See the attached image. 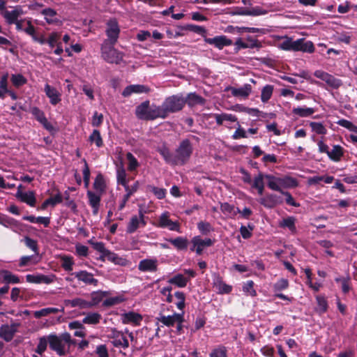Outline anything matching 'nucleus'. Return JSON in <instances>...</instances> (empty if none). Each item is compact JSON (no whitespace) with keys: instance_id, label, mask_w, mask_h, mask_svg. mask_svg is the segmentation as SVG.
<instances>
[{"instance_id":"1","label":"nucleus","mask_w":357,"mask_h":357,"mask_svg":"<svg viewBox=\"0 0 357 357\" xmlns=\"http://www.w3.org/2000/svg\"><path fill=\"white\" fill-rule=\"evenodd\" d=\"M158 151L167 164L172 166L183 165L190 160L193 148L190 141L185 139L180 142L174 153L165 145L158 147Z\"/></svg>"},{"instance_id":"2","label":"nucleus","mask_w":357,"mask_h":357,"mask_svg":"<svg viewBox=\"0 0 357 357\" xmlns=\"http://www.w3.org/2000/svg\"><path fill=\"white\" fill-rule=\"evenodd\" d=\"M114 45L104 41L101 45L102 58L109 63L119 64L123 60V54L114 47Z\"/></svg>"},{"instance_id":"3","label":"nucleus","mask_w":357,"mask_h":357,"mask_svg":"<svg viewBox=\"0 0 357 357\" xmlns=\"http://www.w3.org/2000/svg\"><path fill=\"white\" fill-rule=\"evenodd\" d=\"M185 104V98L181 95H173L165 99L162 102L164 109L167 116L170 113H175L181 111Z\"/></svg>"},{"instance_id":"4","label":"nucleus","mask_w":357,"mask_h":357,"mask_svg":"<svg viewBox=\"0 0 357 357\" xmlns=\"http://www.w3.org/2000/svg\"><path fill=\"white\" fill-rule=\"evenodd\" d=\"M109 338L111 339L110 343L116 348H123L124 349L129 347V342L125 336L123 331H119L116 328H112Z\"/></svg>"},{"instance_id":"5","label":"nucleus","mask_w":357,"mask_h":357,"mask_svg":"<svg viewBox=\"0 0 357 357\" xmlns=\"http://www.w3.org/2000/svg\"><path fill=\"white\" fill-rule=\"evenodd\" d=\"M105 33L107 39L104 41H108L111 45H115L120 33V28L116 19L109 20L106 24Z\"/></svg>"},{"instance_id":"6","label":"nucleus","mask_w":357,"mask_h":357,"mask_svg":"<svg viewBox=\"0 0 357 357\" xmlns=\"http://www.w3.org/2000/svg\"><path fill=\"white\" fill-rule=\"evenodd\" d=\"M158 227L168 229L170 231L181 232L180 223L178 221H172L169 218V213L165 212L158 219Z\"/></svg>"},{"instance_id":"7","label":"nucleus","mask_w":357,"mask_h":357,"mask_svg":"<svg viewBox=\"0 0 357 357\" xmlns=\"http://www.w3.org/2000/svg\"><path fill=\"white\" fill-rule=\"evenodd\" d=\"M146 222L144 220V215L142 210L139 211V216L133 215L131 217L129 222L128 223L126 232L128 234H132L137 231L139 227H144Z\"/></svg>"},{"instance_id":"8","label":"nucleus","mask_w":357,"mask_h":357,"mask_svg":"<svg viewBox=\"0 0 357 357\" xmlns=\"http://www.w3.org/2000/svg\"><path fill=\"white\" fill-rule=\"evenodd\" d=\"M20 326L19 323H13L10 325L3 324L0 326V337L6 342H10L13 340L15 334L17 331V328Z\"/></svg>"},{"instance_id":"9","label":"nucleus","mask_w":357,"mask_h":357,"mask_svg":"<svg viewBox=\"0 0 357 357\" xmlns=\"http://www.w3.org/2000/svg\"><path fill=\"white\" fill-rule=\"evenodd\" d=\"M314 76L317 78L324 81L329 86L333 89H338L342 82L340 79L335 78L332 75L328 74L322 70H316L314 73Z\"/></svg>"},{"instance_id":"10","label":"nucleus","mask_w":357,"mask_h":357,"mask_svg":"<svg viewBox=\"0 0 357 357\" xmlns=\"http://www.w3.org/2000/svg\"><path fill=\"white\" fill-rule=\"evenodd\" d=\"M156 320L166 326L171 327L174 326L176 322L183 321V312L174 313L172 315L168 316H165L160 313L159 316L156 317Z\"/></svg>"},{"instance_id":"11","label":"nucleus","mask_w":357,"mask_h":357,"mask_svg":"<svg viewBox=\"0 0 357 357\" xmlns=\"http://www.w3.org/2000/svg\"><path fill=\"white\" fill-rule=\"evenodd\" d=\"M291 50L312 53L314 52V47L312 42L305 41L304 38H300L296 40H292Z\"/></svg>"},{"instance_id":"12","label":"nucleus","mask_w":357,"mask_h":357,"mask_svg":"<svg viewBox=\"0 0 357 357\" xmlns=\"http://www.w3.org/2000/svg\"><path fill=\"white\" fill-rule=\"evenodd\" d=\"M204 41L209 45H214L219 50H222L224 47L229 46L233 44L231 39L223 35L217 36L214 38H205Z\"/></svg>"},{"instance_id":"13","label":"nucleus","mask_w":357,"mask_h":357,"mask_svg":"<svg viewBox=\"0 0 357 357\" xmlns=\"http://www.w3.org/2000/svg\"><path fill=\"white\" fill-rule=\"evenodd\" d=\"M158 261L155 258L144 259L138 264V269L142 272H155L158 270Z\"/></svg>"},{"instance_id":"14","label":"nucleus","mask_w":357,"mask_h":357,"mask_svg":"<svg viewBox=\"0 0 357 357\" xmlns=\"http://www.w3.org/2000/svg\"><path fill=\"white\" fill-rule=\"evenodd\" d=\"M48 342L52 350L56 351L59 355L65 354L64 344L61 341V338L56 335H50L48 336Z\"/></svg>"},{"instance_id":"15","label":"nucleus","mask_w":357,"mask_h":357,"mask_svg":"<svg viewBox=\"0 0 357 357\" xmlns=\"http://www.w3.org/2000/svg\"><path fill=\"white\" fill-rule=\"evenodd\" d=\"M191 243L196 247V253L198 255H202L204 248L213 245V241L211 238L202 239L200 236H196L191 240Z\"/></svg>"},{"instance_id":"16","label":"nucleus","mask_w":357,"mask_h":357,"mask_svg":"<svg viewBox=\"0 0 357 357\" xmlns=\"http://www.w3.org/2000/svg\"><path fill=\"white\" fill-rule=\"evenodd\" d=\"M259 203L266 208H272L282 203V199L275 194H268L259 199Z\"/></svg>"},{"instance_id":"17","label":"nucleus","mask_w":357,"mask_h":357,"mask_svg":"<svg viewBox=\"0 0 357 357\" xmlns=\"http://www.w3.org/2000/svg\"><path fill=\"white\" fill-rule=\"evenodd\" d=\"M79 281H82L85 284H92L97 286L98 281L93 278V275L86 271H80L72 273Z\"/></svg>"},{"instance_id":"18","label":"nucleus","mask_w":357,"mask_h":357,"mask_svg":"<svg viewBox=\"0 0 357 357\" xmlns=\"http://www.w3.org/2000/svg\"><path fill=\"white\" fill-rule=\"evenodd\" d=\"M24 14L23 10L20 6H16L12 10H6L3 13L2 16L8 24H13L18 17Z\"/></svg>"},{"instance_id":"19","label":"nucleus","mask_w":357,"mask_h":357,"mask_svg":"<svg viewBox=\"0 0 357 357\" xmlns=\"http://www.w3.org/2000/svg\"><path fill=\"white\" fill-rule=\"evenodd\" d=\"M86 195L89 199V204L93 208V214L96 215L98 213L102 194L89 190Z\"/></svg>"},{"instance_id":"20","label":"nucleus","mask_w":357,"mask_h":357,"mask_svg":"<svg viewBox=\"0 0 357 357\" xmlns=\"http://www.w3.org/2000/svg\"><path fill=\"white\" fill-rule=\"evenodd\" d=\"M167 116L164 109L162 104L160 106L153 105L150 107L147 121H153L156 119H165Z\"/></svg>"},{"instance_id":"21","label":"nucleus","mask_w":357,"mask_h":357,"mask_svg":"<svg viewBox=\"0 0 357 357\" xmlns=\"http://www.w3.org/2000/svg\"><path fill=\"white\" fill-rule=\"evenodd\" d=\"M213 287L216 289L218 294H229L231 291L232 287L225 284L222 278L215 275L213 280Z\"/></svg>"},{"instance_id":"22","label":"nucleus","mask_w":357,"mask_h":357,"mask_svg":"<svg viewBox=\"0 0 357 357\" xmlns=\"http://www.w3.org/2000/svg\"><path fill=\"white\" fill-rule=\"evenodd\" d=\"M149 89L142 84H133L126 86L122 92V96L124 97L130 96L132 93H148Z\"/></svg>"},{"instance_id":"23","label":"nucleus","mask_w":357,"mask_h":357,"mask_svg":"<svg viewBox=\"0 0 357 357\" xmlns=\"http://www.w3.org/2000/svg\"><path fill=\"white\" fill-rule=\"evenodd\" d=\"M0 224L6 227L10 228L15 232L22 230V224L10 217H3L0 220Z\"/></svg>"},{"instance_id":"24","label":"nucleus","mask_w":357,"mask_h":357,"mask_svg":"<svg viewBox=\"0 0 357 357\" xmlns=\"http://www.w3.org/2000/svg\"><path fill=\"white\" fill-rule=\"evenodd\" d=\"M121 320L124 324H133L138 325L142 320V317L137 312H129L121 314Z\"/></svg>"},{"instance_id":"25","label":"nucleus","mask_w":357,"mask_h":357,"mask_svg":"<svg viewBox=\"0 0 357 357\" xmlns=\"http://www.w3.org/2000/svg\"><path fill=\"white\" fill-rule=\"evenodd\" d=\"M44 91L46 96L50 98L51 104L55 105L61 101L59 91L48 84L45 85Z\"/></svg>"},{"instance_id":"26","label":"nucleus","mask_w":357,"mask_h":357,"mask_svg":"<svg viewBox=\"0 0 357 357\" xmlns=\"http://www.w3.org/2000/svg\"><path fill=\"white\" fill-rule=\"evenodd\" d=\"M109 294V291H96L90 294L91 301H88L90 305V308L98 305L105 297Z\"/></svg>"},{"instance_id":"27","label":"nucleus","mask_w":357,"mask_h":357,"mask_svg":"<svg viewBox=\"0 0 357 357\" xmlns=\"http://www.w3.org/2000/svg\"><path fill=\"white\" fill-rule=\"evenodd\" d=\"M230 91L232 96L235 97L246 98L252 91V86L249 84H245L240 88L231 87Z\"/></svg>"},{"instance_id":"28","label":"nucleus","mask_w":357,"mask_h":357,"mask_svg":"<svg viewBox=\"0 0 357 357\" xmlns=\"http://www.w3.org/2000/svg\"><path fill=\"white\" fill-rule=\"evenodd\" d=\"M16 197L20 200L31 206H34L36 204V197L34 192L33 191H29L26 192H23L21 190H17L16 193Z\"/></svg>"},{"instance_id":"29","label":"nucleus","mask_w":357,"mask_h":357,"mask_svg":"<svg viewBox=\"0 0 357 357\" xmlns=\"http://www.w3.org/2000/svg\"><path fill=\"white\" fill-rule=\"evenodd\" d=\"M149 101L146 100L142 102L139 105L136 107L135 114L137 117L142 120H146L149 116V112L150 111Z\"/></svg>"},{"instance_id":"30","label":"nucleus","mask_w":357,"mask_h":357,"mask_svg":"<svg viewBox=\"0 0 357 357\" xmlns=\"http://www.w3.org/2000/svg\"><path fill=\"white\" fill-rule=\"evenodd\" d=\"M185 103L189 107H192L196 105H204L206 103V100L202 96L197 95L196 93H190L185 98Z\"/></svg>"},{"instance_id":"31","label":"nucleus","mask_w":357,"mask_h":357,"mask_svg":"<svg viewBox=\"0 0 357 357\" xmlns=\"http://www.w3.org/2000/svg\"><path fill=\"white\" fill-rule=\"evenodd\" d=\"M41 14L44 15L46 22L49 24H57L59 22L56 11L52 8H45L41 11Z\"/></svg>"},{"instance_id":"32","label":"nucleus","mask_w":357,"mask_h":357,"mask_svg":"<svg viewBox=\"0 0 357 357\" xmlns=\"http://www.w3.org/2000/svg\"><path fill=\"white\" fill-rule=\"evenodd\" d=\"M265 178H266V180L268 181L267 185L270 189L280 192V193H282V192L283 190H282V189H281V186H280V177H276L271 174H266Z\"/></svg>"},{"instance_id":"33","label":"nucleus","mask_w":357,"mask_h":357,"mask_svg":"<svg viewBox=\"0 0 357 357\" xmlns=\"http://www.w3.org/2000/svg\"><path fill=\"white\" fill-rule=\"evenodd\" d=\"M66 305H69L71 307H79L80 309H89L90 305L88 301H86L81 298H75L72 300H67L65 301Z\"/></svg>"},{"instance_id":"34","label":"nucleus","mask_w":357,"mask_h":357,"mask_svg":"<svg viewBox=\"0 0 357 357\" xmlns=\"http://www.w3.org/2000/svg\"><path fill=\"white\" fill-rule=\"evenodd\" d=\"M315 111L316 110L312 107H298L293 108L292 114L299 117H308L312 115Z\"/></svg>"},{"instance_id":"35","label":"nucleus","mask_w":357,"mask_h":357,"mask_svg":"<svg viewBox=\"0 0 357 357\" xmlns=\"http://www.w3.org/2000/svg\"><path fill=\"white\" fill-rule=\"evenodd\" d=\"M167 241L178 250H183L188 248V241L186 238L178 236Z\"/></svg>"},{"instance_id":"36","label":"nucleus","mask_w":357,"mask_h":357,"mask_svg":"<svg viewBox=\"0 0 357 357\" xmlns=\"http://www.w3.org/2000/svg\"><path fill=\"white\" fill-rule=\"evenodd\" d=\"M107 260L113 262L115 264L121 266H126L128 264V261L120 256H119L117 254L112 252L109 251L106 256Z\"/></svg>"},{"instance_id":"37","label":"nucleus","mask_w":357,"mask_h":357,"mask_svg":"<svg viewBox=\"0 0 357 357\" xmlns=\"http://www.w3.org/2000/svg\"><path fill=\"white\" fill-rule=\"evenodd\" d=\"M93 188L96 190V192L102 194L106 188V185L103 176L101 174H98L93 182Z\"/></svg>"},{"instance_id":"38","label":"nucleus","mask_w":357,"mask_h":357,"mask_svg":"<svg viewBox=\"0 0 357 357\" xmlns=\"http://www.w3.org/2000/svg\"><path fill=\"white\" fill-rule=\"evenodd\" d=\"M213 116L215 119L218 125H222L224 121L235 122L237 121V118L231 114H214Z\"/></svg>"},{"instance_id":"39","label":"nucleus","mask_w":357,"mask_h":357,"mask_svg":"<svg viewBox=\"0 0 357 357\" xmlns=\"http://www.w3.org/2000/svg\"><path fill=\"white\" fill-rule=\"evenodd\" d=\"M328 158L333 161H339L343 155V149L340 145H334L333 149L328 153Z\"/></svg>"},{"instance_id":"40","label":"nucleus","mask_w":357,"mask_h":357,"mask_svg":"<svg viewBox=\"0 0 357 357\" xmlns=\"http://www.w3.org/2000/svg\"><path fill=\"white\" fill-rule=\"evenodd\" d=\"M102 319L100 314L98 312H90L88 313L85 317L82 319V323L85 324H97L100 322Z\"/></svg>"},{"instance_id":"41","label":"nucleus","mask_w":357,"mask_h":357,"mask_svg":"<svg viewBox=\"0 0 357 357\" xmlns=\"http://www.w3.org/2000/svg\"><path fill=\"white\" fill-rule=\"evenodd\" d=\"M188 279L181 274H177L168 280V282L175 284L178 287H184L187 285Z\"/></svg>"},{"instance_id":"42","label":"nucleus","mask_w":357,"mask_h":357,"mask_svg":"<svg viewBox=\"0 0 357 357\" xmlns=\"http://www.w3.org/2000/svg\"><path fill=\"white\" fill-rule=\"evenodd\" d=\"M220 210L226 215L234 218L236 215V209L234 205L227 202L220 204Z\"/></svg>"},{"instance_id":"43","label":"nucleus","mask_w":357,"mask_h":357,"mask_svg":"<svg viewBox=\"0 0 357 357\" xmlns=\"http://www.w3.org/2000/svg\"><path fill=\"white\" fill-rule=\"evenodd\" d=\"M316 300L317 303V310L319 314H323L327 311L328 302L326 298L323 296H317Z\"/></svg>"},{"instance_id":"44","label":"nucleus","mask_w":357,"mask_h":357,"mask_svg":"<svg viewBox=\"0 0 357 357\" xmlns=\"http://www.w3.org/2000/svg\"><path fill=\"white\" fill-rule=\"evenodd\" d=\"M89 140L91 143H95L98 148H100L103 145L102 139L99 130H93L89 136Z\"/></svg>"},{"instance_id":"45","label":"nucleus","mask_w":357,"mask_h":357,"mask_svg":"<svg viewBox=\"0 0 357 357\" xmlns=\"http://www.w3.org/2000/svg\"><path fill=\"white\" fill-rule=\"evenodd\" d=\"M273 91V86L267 84L263 87L261 93V100L263 102H266L271 98Z\"/></svg>"},{"instance_id":"46","label":"nucleus","mask_w":357,"mask_h":357,"mask_svg":"<svg viewBox=\"0 0 357 357\" xmlns=\"http://www.w3.org/2000/svg\"><path fill=\"white\" fill-rule=\"evenodd\" d=\"M59 312V309L56 307H47L41 309L40 310L35 311L33 314L36 319L42 317H46L50 314H56Z\"/></svg>"},{"instance_id":"47","label":"nucleus","mask_w":357,"mask_h":357,"mask_svg":"<svg viewBox=\"0 0 357 357\" xmlns=\"http://www.w3.org/2000/svg\"><path fill=\"white\" fill-rule=\"evenodd\" d=\"M295 221V218L289 216L287 218H284L280 222V226L282 227H287L290 231L294 232L296 231Z\"/></svg>"},{"instance_id":"48","label":"nucleus","mask_w":357,"mask_h":357,"mask_svg":"<svg viewBox=\"0 0 357 357\" xmlns=\"http://www.w3.org/2000/svg\"><path fill=\"white\" fill-rule=\"evenodd\" d=\"M280 186L281 189L282 188H293L297 186V181L296 179L289 177V176H284V177H280Z\"/></svg>"},{"instance_id":"49","label":"nucleus","mask_w":357,"mask_h":357,"mask_svg":"<svg viewBox=\"0 0 357 357\" xmlns=\"http://www.w3.org/2000/svg\"><path fill=\"white\" fill-rule=\"evenodd\" d=\"M91 243L96 250L102 253L100 259L103 260V258L106 257L109 250L105 248V244L102 242H91Z\"/></svg>"},{"instance_id":"50","label":"nucleus","mask_w":357,"mask_h":357,"mask_svg":"<svg viewBox=\"0 0 357 357\" xmlns=\"http://www.w3.org/2000/svg\"><path fill=\"white\" fill-rule=\"evenodd\" d=\"M4 282L7 284H17L20 282L19 277L13 274L10 271H5Z\"/></svg>"},{"instance_id":"51","label":"nucleus","mask_w":357,"mask_h":357,"mask_svg":"<svg viewBox=\"0 0 357 357\" xmlns=\"http://www.w3.org/2000/svg\"><path fill=\"white\" fill-rule=\"evenodd\" d=\"M125 188V190L126 192V195L128 197H130L134 193H135L139 188V182L138 181H136L132 185H129L128 183L124 184L123 185Z\"/></svg>"},{"instance_id":"52","label":"nucleus","mask_w":357,"mask_h":357,"mask_svg":"<svg viewBox=\"0 0 357 357\" xmlns=\"http://www.w3.org/2000/svg\"><path fill=\"white\" fill-rule=\"evenodd\" d=\"M210 357H227V351L225 347L218 346L212 350Z\"/></svg>"},{"instance_id":"53","label":"nucleus","mask_w":357,"mask_h":357,"mask_svg":"<svg viewBox=\"0 0 357 357\" xmlns=\"http://www.w3.org/2000/svg\"><path fill=\"white\" fill-rule=\"evenodd\" d=\"M48 342V337H41L39 338V342L38 346L35 350V351L38 354H42L47 349Z\"/></svg>"},{"instance_id":"54","label":"nucleus","mask_w":357,"mask_h":357,"mask_svg":"<svg viewBox=\"0 0 357 357\" xmlns=\"http://www.w3.org/2000/svg\"><path fill=\"white\" fill-rule=\"evenodd\" d=\"M61 195L60 194H57L55 196L51 197L50 198L46 199L42 204V208H45L50 204L54 206L57 204L61 203Z\"/></svg>"},{"instance_id":"55","label":"nucleus","mask_w":357,"mask_h":357,"mask_svg":"<svg viewBox=\"0 0 357 357\" xmlns=\"http://www.w3.org/2000/svg\"><path fill=\"white\" fill-rule=\"evenodd\" d=\"M243 291L249 296H255L257 292L254 289V282L252 280L247 281L243 286Z\"/></svg>"},{"instance_id":"56","label":"nucleus","mask_w":357,"mask_h":357,"mask_svg":"<svg viewBox=\"0 0 357 357\" xmlns=\"http://www.w3.org/2000/svg\"><path fill=\"white\" fill-rule=\"evenodd\" d=\"M117 183L121 185H123L128 181L126 179V172L123 167H119L116 172Z\"/></svg>"},{"instance_id":"57","label":"nucleus","mask_w":357,"mask_h":357,"mask_svg":"<svg viewBox=\"0 0 357 357\" xmlns=\"http://www.w3.org/2000/svg\"><path fill=\"white\" fill-rule=\"evenodd\" d=\"M123 300L122 296L111 297L105 299L102 303V305L104 307H111L122 303Z\"/></svg>"},{"instance_id":"58","label":"nucleus","mask_w":357,"mask_h":357,"mask_svg":"<svg viewBox=\"0 0 357 357\" xmlns=\"http://www.w3.org/2000/svg\"><path fill=\"white\" fill-rule=\"evenodd\" d=\"M174 296L177 299V302L175 303L177 308L183 310L185 307V294L181 291H176L174 294Z\"/></svg>"},{"instance_id":"59","label":"nucleus","mask_w":357,"mask_h":357,"mask_svg":"<svg viewBox=\"0 0 357 357\" xmlns=\"http://www.w3.org/2000/svg\"><path fill=\"white\" fill-rule=\"evenodd\" d=\"M310 126L312 131L319 135H325L326 133V129L324 125L319 122H311Z\"/></svg>"},{"instance_id":"60","label":"nucleus","mask_w":357,"mask_h":357,"mask_svg":"<svg viewBox=\"0 0 357 357\" xmlns=\"http://www.w3.org/2000/svg\"><path fill=\"white\" fill-rule=\"evenodd\" d=\"M23 241L26 247L32 250L36 254H38V243L36 241L29 238V236H25Z\"/></svg>"},{"instance_id":"61","label":"nucleus","mask_w":357,"mask_h":357,"mask_svg":"<svg viewBox=\"0 0 357 357\" xmlns=\"http://www.w3.org/2000/svg\"><path fill=\"white\" fill-rule=\"evenodd\" d=\"M61 266L66 271H71L73 270V266L74 262L72 257L64 256L61 258Z\"/></svg>"},{"instance_id":"62","label":"nucleus","mask_w":357,"mask_h":357,"mask_svg":"<svg viewBox=\"0 0 357 357\" xmlns=\"http://www.w3.org/2000/svg\"><path fill=\"white\" fill-rule=\"evenodd\" d=\"M289 286V282L287 279L281 278L273 285L274 291L278 292L286 289Z\"/></svg>"},{"instance_id":"63","label":"nucleus","mask_w":357,"mask_h":357,"mask_svg":"<svg viewBox=\"0 0 357 357\" xmlns=\"http://www.w3.org/2000/svg\"><path fill=\"white\" fill-rule=\"evenodd\" d=\"M11 82L13 84L17 87L22 86L26 82V79L24 77L20 74L12 75Z\"/></svg>"},{"instance_id":"64","label":"nucleus","mask_w":357,"mask_h":357,"mask_svg":"<svg viewBox=\"0 0 357 357\" xmlns=\"http://www.w3.org/2000/svg\"><path fill=\"white\" fill-rule=\"evenodd\" d=\"M126 158L128 160V169L130 171L136 169L139 166V163L135 156L131 153H128Z\"/></svg>"}]
</instances>
